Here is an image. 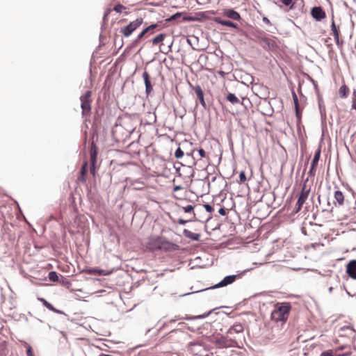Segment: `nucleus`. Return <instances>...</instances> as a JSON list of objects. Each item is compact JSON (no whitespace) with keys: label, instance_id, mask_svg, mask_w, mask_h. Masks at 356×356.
Here are the masks:
<instances>
[{"label":"nucleus","instance_id":"37998d69","mask_svg":"<svg viewBox=\"0 0 356 356\" xmlns=\"http://www.w3.org/2000/svg\"><path fill=\"white\" fill-rule=\"evenodd\" d=\"M198 154L201 157H205L206 156V152L202 148H200L198 150Z\"/></svg>","mask_w":356,"mask_h":356},{"label":"nucleus","instance_id":"a211bd4d","mask_svg":"<svg viewBox=\"0 0 356 356\" xmlns=\"http://www.w3.org/2000/svg\"><path fill=\"white\" fill-rule=\"evenodd\" d=\"M226 99L233 105L242 104L240 99L234 93H228L226 96Z\"/></svg>","mask_w":356,"mask_h":356},{"label":"nucleus","instance_id":"c85d7f7f","mask_svg":"<svg viewBox=\"0 0 356 356\" xmlns=\"http://www.w3.org/2000/svg\"><path fill=\"white\" fill-rule=\"evenodd\" d=\"M38 300H39L40 302H41L43 304V305H44V307H46L47 309H49V310H51V309H54V306H53L51 303H49V302H47L44 298H38Z\"/></svg>","mask_w":356,"mask_h":356},{"label":"nucleus","instance_id":"f257e3e1","mask_svg":"<svg viewBox=\"0 0 356 356\" xmlns=\"http://www.w3.org/2000/svg\"><path fill=\"white\" fill-rule=\"evenodd\" d=\"M178 245L163 236H150L146 243V248L151 252L158 250L173 251L178 248Z\"/></svg>","mask_w":356,"mask_h":356},{"label":"nucleus","instance_id":"5701e85b","mask_svg":"<svg viewBox=\"0 0 356 356\" xmlns=\"http://www.w3.org/2000/svg\"><path fill=\"white\" fill-rule=\"evenodd\" d=\"M321 148H318V149L315 152L313 160L312 161V165H317V163L320 159L321 156Z\"/></svg>","mask_w":356,"mask_h":356},{"label":"nucleus","instance_id":"bb28decb","mask_svg":"<svg viewBox=\"0 0 356 356\" xmlns=\"http://www.w3.org/2000/svg\"><path fill=\"white\" fill-rule=\"evenodd\" d=\"M339 92L341 97H346L348 93V88L346 85H343L340 87Z\"/></svg>","mask_w":356,"mask_h":356},{"label":"nucleus","instance_id":"1a4fd4ad","mask_svg":"<svg viewBox=\"0 0 356 356\" xmlns=\"http://www.w3.org/2000/svg\"><path fill=\"white\" fill-rule=\"evenodd\" d=\"M244 330V327L242 324L237 323H234L232 326H231L229 330L227 331V337L232 338V335L233 333H242Z\"/></svg>","mask_w":356,"mask_h":356},{"label":"nucleus","instance_id":"a878e982","mask_svg":"<svg viewBox=\"0 0 356 356\" xmlns=\"http://www.w3.org/2000/svg\"><path fill=\"white\" fill-rule=\"evenodd\" d=\"M285 6L289 7L290 10H292L295 8V2H293V0H280Z\"/></svg>","mask_w":356,"mask_h":356},{"label":"nucleus","instance_id":"6e6d98bb","mask_svg":"<svg viewBox=\"0 0 356 356\" xmlns=\"http://www.w3.org/2000/svg\"><path fill=\"white\" fill-rule=\"evenodd\" d=\"M332 290H333V287L330 286V287L328 289V291H329V293H332Z\"/></svg>","mask_w":356,"mask_h":356},{"label":"nucleus","instance_id":"393cba45","mask_svg":"<svg viewBox=\"0 0 356 356\" xmlns=\"http://www.w3.org/2000/svg\"><path fill=\"white\" fill-rule=\"evenodd\" d=\"M332 31L333 32L334 40H336L337 43H338L339 34L334 21H332Z\"/></svg>","mask_w":356,"mask_h":356},{"label":"nucleus","instance_id":"13d9d810","mask_svg":"<svg viewBox=\"0 0 356 356\" xmlns=\"http://www.w3.org/2000/svg\"><path fill=\"white\" fill-rule=\"evenodd\" d=\"M193 218H195V213H193Z\"/></svg>","mask_w":356,"mask_h":356},{"label":"nucleus","instance_id":"72a5a7b5","mask_svg":"<svg viewBox=\"0 0 356 356\" xmlns=\"http://www.w3.org/2000/svg\"><path fill=\"white\" fill-rule=\"evenodd\" d=\"M264 41L266 42V44L268 47H273L275 46V42L273 40H270V39H268V38H266V39L264 40Z\"/></svg>","mask_w":356,"mask_h":356},{"label":"nucleus","instance_id":"ddd939ff","mask_svg":"<svg viewBox=\"0 0 356 356\" xmlns=\"http://www.w3.org/2000/svg\"><path fill=\"white\" fill-rule=\"evenodd\" d=\"M223 15L233 20L239 21L241 19L240 14L234 9H224Z\"/></svg>","mask_w":356,"mask_h":356},{"label":"nucleus","instance_id":"423d86ee","mask_svg":"<svg viewBox=\"0 0 356 356\" xmlns=\"http://www.w3.org/2000/svg\"><path fill=\"white\" fill-rule=\"evenodd\" d=\"M309 191H310L309 189L305 190V186L304 185V186L302 189V191L298 197V201L296 202V209H295L296 213H298L300 210L302 206L303 205V204L305 202L306 200L307 199Z\"/></svg>","mask_w":356,"mask_h":356},{"label":"nucleus","instance_id":"6ab92c4d","mask_svg":"<svg viewBox=\"0 0 356 356\" xmlns=\"http://www.w3.org/2000/svg\"><path fill=\"white\" fill-rule=\"evenodd\" d=\"M334 199L339 205H343L344 202V196L341 191H336L334 192Z\"/></svg>","mask_w":356,"mask_h":356},{"label":"nucleus","instance_id":"09e8293b","mask_svg":"<svg viewBox=\"0 0 356 356\" xmlns=\"http://www.w3.org/2000/svg\"><path fill=\"white\" fill-rule=\"evenodd\" d=\"M51 311H52L56 314H63V312L62 311L56 309L54 307V309H51Z\"/></svg>","mask_w":356,"mask_h":356},{"label":"nucleus","instance_id":"20e7f679","mask_svg":"<svg viewBox=\"0 0 356 356\" xmlns=\"http://www.w3.org/2000/svg\"><path fill=\"white\" fill-rule=\"evenodd\" d=\"M143 22V18H138L130 22L127 26L122 29L121 33L124 37H129L132 33L138 29Z\"/></svg>","mask_w":356,"mask_h":356},{"label":"nucleus","instance_id":"8fccbe9b","mask_svg":"<svg viewBox=\"0 0 356 356\" xmlns=\"http://www.w3.org/2000/svg\"><path fill=\"white\" fill-rule=\"evenodd\" d=\"M316 165H312V163H311V167H310V170H309V173L310 175H312L313 171H314V168H316Z\"/></svg>","mask_w":356,"mask_h":356},{"label":"nucleus","instance_id":"f03ea898","mask_svg":"<svg viewBox=\"0 0 356 356\" xmlns=\"http://www.w3.org/2000/svg\"><path fill=\"white\" fill-rule=\"evenodd\" d=\"M291 306L289 302L277 303L271 313V318L275 322H285L289 315Z\"/></svg>","mask_w":356,"mask_h":356},{"label":"nucleus","instance_id":"603ef678","mask_svg":"<svg viewBox=\"0 0 356 356\" xmlns=\"http://www.w3.org/2000/svg\"><path fill=\"white\" fill-rule=\"evenodd\" d=\"M84 176H85V175H81V177H79V179H80L81 181H86V179H85Z\"/></svg>","mask_w":356,"mask_h":356},{"label":"nucleus","instance_id":"58836bf2","mask_svg":"<svg viewBox=\"0 0 356 356\" xmlns=\"http://www.w3.org/2000/svg\"><path fill=\"white\" fill-rule=\"evenodd\" d=\"M204 207L205 210L209 213H211L213 210V207L209 204H204Z\"/></svg>","mask_w":356,"mask_h":356},{"label":"nucleus","instance_id":"3c124183","mask_svg":"<svg viewBox=\"0 0 356 356\" xmlns=\"http://www.w3.org/2000/svg\"><path fill=\"white\" fill-rule=\"evenodd\" d=\"M141 38H139V35H138L137 38L136 39V40L134 41V44H136L139 42V40H140Z\"/></svg>","mask_w":356,"mask_h":356},{"label":"nucleus","instance_id":"9d476101","mask_svg":"<svg viewBox=\"0 0 356 356\" xmlns=\"http://www.w3.org/2000/svg\"><path fill=\"white\" fill-rule=\"evenodd\" d=\"M312 16L317 21H321L325 17V13L321 7H314L311 10Z\"/></svg>","mask_w":356,"mask_h":356},{"label":"nucleus","instance_id":"7c9ffc66","mask_svg":"<svg viewBox=\"0 0 356 356\" xmlns=\"http://www.w3.org/2000/svg\"><path fill=\"white\" fill-rule=\"evenodd\" d=\"M184 155V152L181 149L180 147H178L177 149V150L175 151V156L177 158V159H180L181 157H183Z\"/></svg>","mask_w":356,"mask_h":356},{"label":"nucleus","instance_id":"c9c22d12","mask_svg":"<svg viewBox=\"0 0 356 356\" xmlns=\"http://www.w3.org/2000/svg\"><path fill=\"white\" fill-rule=\"evenodd\" d=\"M240 182H245L246 181V176L244 171H241L239 174Z\"/></svg>","mask_w":356,"mask_h":356},{"label":"nucleus","instance_id":"4c0bfd02","mask_svg":"<svg viewBox=\"0 0 356 356\" xmlns=\"http://www.w3.org/2000/svg\"><path fill=\"white\" fill-rule=\"evenodd\" d=\"M195 17H190V16H185L183 17L184 22H194L195 20Z\"/></svg>","mask_w":356,"mask_h":356},{"label":"nucleus","instance_id":"ea45409f","mask_svg":"<svg viewBox=\"0 0 356 356\" xmlns=\"http://www.w3.org/2000/svg\"><path fill=\"white\" fill-rule=\"evenodd\" d=\"M86 166H87V163L86 162L83 163V165H82L81 169V173L82 175H85L87 172Z\"/></svg>","mask_w":356,"mask_h":356},{"label":"nucleus","instance_id":"7ed1b4c3","mask_svg":"<svg viewBox=\"0 0 356 356\" xmlns=\"http://www.w3.org/2000/svg\"><path fill=\"white\" fill-rule=\"evenodd\" d=\"M91 95L92 92L88 90L83 95L80 97L81 113L83 116H88L91 112Z\"/></svg>","mask_w":356,"mask_h":356},{"label":"nucleus","instance_id":"9b49d317","mask_svg":"<svg viewBox=\"0 0 356 356\" xmlns=\"http://www.w3.org/2000/svg\"><path fill=\"white\" fill-rule=\"evenodd\" d=\"M143 78L145 86V93L147 96H149L153 90V88L149 79V75L147 72L145 71L143 73Z\"/></svg>","mask_w":356,"mask_h":356},{"label":"nucleus","instance_id":"4d7b16f0","mask_svg":"<svg viewBox=\"0 0 356 356\" xmlns=\"http://www.w3.org/2000/svg\"><path fill=\"white\" fill-rule=\"evenodd\" d=\"M103 356H113V355H103Z\"/></svg>","mask_w":356,"mask_h":356},{"label":"nucleus","instance_id":"a19ab883","mask_svg":"<svg viewBox=\"0 0 356 356\" xmlns=\"http://www.w3.org/2000/svg\"><path fill=\"white\" fill-rule=\"evenodd\" d=\"M320 356H333L331 350L323 351Z\"/></svg>","mask_w":356,"mask_h":356},{"label":"nucleus","instance_id":"f8f14e48","mask_svg":"<svg viewBox=\"0 0 356 356\" xmlns=\"http://www.w3.org/2000/svg\"><path fill=\"white\" fill-rule=\"evenodd\" d=\"M346 273L351 278L356 280V260H351L348 263Z\"/></svg>","mask_w":356,"mask_h":356},{"label":"nucleus","instance_id":"c756f323","mask_svg":"<svg viewBox=\"0 0 356 356\" xmlns=\"http://www.w3.org/2000/svg\"><path fill=\"white\" fill-rule=\"evenodd\" d=\"M24 346L26 347L27 356H34L31 347L26 342H24Z\"/></svg>","mask_w":356,"mask_h":356},{"label":"nucleus","instance_id":"0eeeda50","mask_svg":"<svg viewBox=\"0 0 356 356\" xmlns=\"http://www.w3.org/2000/svg\"><path fill=\"white\" fill-rule=\"evenodd\" d=\"M238 277V275H232L225 277L220 282L211 286V289H217L220 287L226 286L229 284H232L235 282L236 279Z\"/></svg>","mask_w":356,"mask_h":356},{"label":"nucleus","instance_id":"aec40b11","mask_svg":"<svg viewBox=\"0 0 356 356\" xmlns=\"http://www.w3.org/2000/svg\"><path fill=\"white\" fill-rule=\"evenodd\" d=\"M318 107H319L321 118L325 120L326 118L325 106L323 104V102L321 98L318 99Z\"/></svg>","mask_w":356,"mask_h":356},{"label":"nucleus","instance_id":"de8ad7c7","mask_svg":"<svg viewBox=\"0 0 356 356\" xmlns=\"http://www.w3.org/2000/svg\"><path fill=\"white\" fill-rule=\"evenodd\" d=\"M205 179H206V180H207L208 185H210V182H211V181L213 182V181H216V176L212 177V178H211V180H209V177L205 178Z\"/></svg>","mask_w":356,"mask_h":356},{"label":"nucleus","instance_id":"2f4dec72","mask_svg":"<svg viewBox=\"0 0 356 356\" xmlns=\"http://www.w3.org/2000/svg\"><path fill=\"white\" fill-rule=\"evenodd\" d=\"M181 15V13H176L175 14L172 15V16H170L169 18H168L166 19V21L168 22H170V21H172V20H175L177 19V18L180 17Z\"/></svg>","mask_w":356,"mask_h":356},{"label":"nucleus","instance_id":"4468645a","mask_svg":"<svg viewBox=\"0 0 356 356\" xmlns=\"http://www.w3.org/2000/svg\"><path fill=\"white\" fill-rule=\"evenodd\" d=\"M211 312H212V310H211L209 312L205 313L204 314L197 315V316H186L183 317V318H180L179 316H175L174 318L171 319L170 321V323H173V322H175V321H177L178 320H180V319L195 320V319L204 318L207 317Z\"/></svg>","mask_w":356,"mask_h":356},{"label":"nucleus","instance_id":"c03bdc74","mask_svg":"<svg viewBox=\"0 0 356 356\" xmlns=\"http://www.w3.org/2000/svg\"><path fill=\"white\" fill-rule=\"evenodd\" d=\"M218 213L221 216H225L227 214L226 210H225V209L224 207L220 208V209L218 210Z\"/></svg>","mask_w":356,"mask_h":356},{"label":"nucleus","instance_id":"f3484780","mask_svg":"<svg viewBox=\"0 0 356 356\" xmlns=\"http://www.w3.org/2000/svg\"><path fill=\"white\" fill-rule=\"evenodd\" d=\"M183 234L186 238H188L193 241H199L200 237V234L193 233L186 229H184Z\"/></svg>","mask_w":356,"mask_h":356},{"label":"nucleus","instance_id":"79ce46f5","mask_svg":"<svg viewBox=\"0 0 356 356\" xmlns=\"http://www.w3.org/2000/svg\"><path fill=\"white\" fill-rule=\"evenodd\" d=\"M193 220L192 219H190V220H184L182 218H179L178 220V223L180 224V225H185L186 223H187L188 222H191Z\"/></svg>","mask_w":356,"mask_h":356},{"label":"nucleus","instance_id":"f704fd0d","mask_svg":"<svg viewBox=\"0 0 356 356\" xmlns=\"http://www.w3.org/2000/svg\"><path fill=\"white\" fill-rule=\"evenodd\" d=\"M124 6H122V4H118V5L115 6L114 10L117 13H121L122 9H124Z\"/></svg>","mask_w":356,"mask_h":356},{"label":"nucleus","instance_id":"473e14b6","mask_svg":"<svg viewBox=\"0 0 356 356\" xmlns=\"http://www.w3.org/2000/svg\"><path fill=\"white\" fill-rule=\"evenodd\" d=\"M194 207L191 204H188L183 207V210L185 213H191L193 211Z\"/></svg>","mask_w":356,"mask_h":356},{"label":"nucleus","instance_id":"49530a36","mask_svg":"<svg viewBox=\"0 0 356 356\" xmlns=\"http://www.w3.org/2000/svg\"><path fill=\"white\" fill-rule=\"evenodd\" d=\"M262 21H263L264 23H266V24L271 25V23H270V20H269V19H268V17H264L262 18Z\"/></svg>","mask_w":356,"mask_h":356},{"label":"nucleus","instance_id":"cd10ccee","mask_svg":"<svg viewBox=\"0 0 356 356\" xmlns=\"http://www.w3.org/2000/svg\"><path fill=\"white\" fill-rule=\"evenodd\" d=\"M48 278L51 282H56L58 280V276L56 271H51L49 273Z\"/></svg>","mask_w":356,"mask_h":356},{"label":"nucleus","instance_id":"864d4df0","mask_svg":"<svg viewBox=\"0 0 356 356\" xmlns=\"http://www.w3.org/2000/svg\"><path fill=\"white\" fill-rule=\"evenodd\" d=\"M181 186H175V187L174 188V191H178V190L181 189Z\"/></svg>","mask_w":356,"mask_h":356},{"label":"nucleus","instance_id":"39448f33","mask_svg":"<svg viewBox=\"0 0 356 356\" xmlns=\"http://www.w3.org/2000/svg\"><path fill=\"white\" fill-rule=\"evenodd\" d=\"M212 341L221 348L233 346L235 342L232 338L227 337V334L226 336L220 334L213 336Z\"/></svg>","mask_w":356,"mask_h":356},{"label":"nucleus","instance_id":"412c9836","mask_svg":"<svg viewBox=\"0 0 356 356\" xmlns=\"http://www.w3.org/2000/svg\"><path fill=\"white\" fill-rule=\"evenodd\" d=\"M293 99L295 105L296 114L298 118H300V111H299V104L298 99L296 94L293 92Z\"/></svg>","mask_w":356,"mask_h":356},{"label":"nucleus","instance_id":"dca6fc26","mask_svg":"<svg viewBox=\"0 0 356 356\" xmlns=\"http://www.w3.org/2000/svg\"><path fill=\"white\" fill-rule=\"evenodd\" d=\"M214 21L217 24L222 25V26H226L232 27V28L237 27V25L235 23L232 22L231 21H229V20H224L220 17H215Z\"/></svg>","mask_w":356,"mask_h":356},{"label":"nucleus","instance_id":"6e6552de","mask_svg":"<svg viewBox=\"0 0 356 356\" xmlns=\"http://www.w3.org/2000/svg\"><path fill=\"white\" fill-rule=\"evenodd\" d=\"M90 163H91V172H93L95 171L94 167L95 165L96 161H97V149L94 143L92 142L91 143L90 149Z\"/></svg>","mask_w":356,"mask_h":356},{"label":"nucleus","instance_id":"4be33fe9","mask_svg":"<svg viewBox=\"0 0 356 356\" xmlns=\"http://www.w3.org/2000/svg\"><path fill=\"white\" fill-rule=\"evenodd\" d=\"M157 24H151L149 25V26H147V28H145L140 34H139V38H142L145 35V33H147L148 32L154 30L155 28L157 27Z\"/></svg>","mask_w":356,"mask_h":356},{"label":"nucleus","instance_id":"2eb2a0df","mask_svg":"<svg viewBox=\"0 0 356 356\" xmlns=\"http://www.w3.org/2000/svg\"><path fill=\"white\" fill-rule=\"evenodd\" d=\"M194 91H195V95H197V97L199 99L201 105L204 108H206L207 104H206V102L204 101V93H203V91H202L201 87L199 85H197L194 88Z\"/></svg>","mask_w":356,"mask_h":356},{"label":"nucleus","instance_id":"e433bc0d","mask_svg":"<svg viewBox=\"0 0 356 356\" xmlns=\"http://www.w3.org/2000/svg\"><path fill=\"white\" fill-rule=\"evenodd\" d=\"M186 157L190 160H191V161L190 162V163L191 165H195V162L194 161V159L192 156V153H186Z\"/></svg>","mask_w":356,"mask_h":356},{"label":"nucleus","instance_id":"a18cd8bd","mask_svg":"<svg viewBox=\"0 0 356 356\" xmlns=\"http://www.w3.org/2000/svg\"><path fill=\"white\" fill-rule=\"evenodd\" d=\"M351 355V351H347L342 353H339L337 356H349Z\"/></svg>","mask_w":356,"mask_h":356},{"label":"nucleus","instance_id":"b1692460","mask_svg":"<svg viewBox=\"0 0 356 356\" xmlns=\"http://www.w3.org/2000/svg\"><path fill=\"white\" fill-rule=\"evenodd\" d=\"M165 37V34L164 33H160L158 35H156L153 40L152 43L153 44L156 45L162 42Z\"/></svg>","mask_w":356,"mask_h":356},{"label":"nucleus","instance_id":"5fc2aeb1","mask_svg":"<svg viewBox=\"0 0 356 356\" xmlns=\"http://www.w3.org/2000/svg\"><path fill=\"white\" fill-rule=\"evenodd\" d=\"M346 348V346H340V347L338 348V350H341L345 349Z\"/></svg>","mask_w":356,"mask_h":356}]
</instances>
